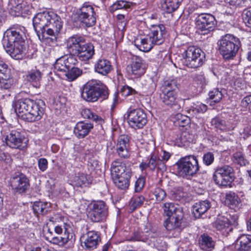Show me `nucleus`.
<instances>
[{
    "mask_svg": "<svg viewBox=\"0 0 251 251\" xmlns=\"http://www.w3.org/2000/svg\"><path fill=\"white\" fill-rule=\"evenodd\" d=\"M33 25L40 40L56 41V36L62 28L63 22L54 12L45 11L36 14L32 19Z\"/></svg>",
    "mask_w": 251,
    "mask_h": 251,
    "instance_id": "f257e3e1",
    "label": "nucleus"
},
{
    "mask_svg": "<svg viewBox=\"0 0 251 251\" xmlns=\"http://www.w3.org/2000/svg\"><path fill=\"white\" fill-rule=\"evenodd\" d=\"M26 29L19 25H15L4 33L3 47L10 56L18 59L21 58L26 50L25 42Z\"/></svg>",
    "mask_w": 251,
    "mask_h": 251,
    "instance_id": "f03ea898",
    "label": "nucleus"
},
{
    "mask_svg": "<svg viewBox=\"0 0 251 251\" xmlns=\"http://www.w3.org/2000/svg\"><path fill=\"white\" fill-rule=\"evenodd\" d=\"M166 35L167 31L163 25H152L146 37L135 40V46L140 50L148 52L151 50L154 45L162 44Z\"/></svg>",
    "mask_w": 251,
    "mask_h": 251,
    "instance_id": "7ed1b4c3",
    "label": "nucleus"
},
{
    "mask_svg": "<svg viewBox=\"0 0 251 251\" xmlns=\"http://www.w3.org/2000/svg\"><path fill=\"white\" fill-rule=\"evenodd\" d=\"M67 47L71 53L78 55L83 61L92 59L94 54L93 45L91 43L85 44L84 38L79 35L70 37L67 41Z\"/></svg>",
    "mask_w": 251,
    "mask_h": 251,
    "instance_id": "20e7f679",
    "label": "nucleus"
},
{
    "mask_svg": "<svg viewBox=\"0 0 251 251\" xmlns=\"http://www.w3.org/2000/svg\"><path fill=\"white\" fill-rule=\"evenodd\" d=\"M164 214L168 218L164 223V227L168 230L179 228L183 218L182 209L179 206L173 202H166L162 207Z\"/></svg>",
    "mask_w": 251,
    "mask_h": 251,
    "instance_id": "39448f33",
    "label": "nucleus"
},
{
    "mask_svg": "<svg viewBox=\"0 0 251 251\" xmlns=\"http://www.w3.org/2000/svg\"><path fill=\"white\" fill-rule=\"evenodd\" d=\"M176 174L182 177L194 176L199 170V162L196 156L187 155L181 157L175 164Z\"/></svg>",
    "mask_w": 251,
    "mask_h": 251,
    "instance_id": "423d86ee",
    "label": "nucleus"
},
{
    "mask_svg": "<svg viewBox=\"0 0 251 251\" xmlns=\"http://www.w3.org/2000/svg\"><path fill=\"white\" fill-rule=\"evenodd\" d=\"M217 44L220 53L226 60L232 59L241 46L239 39L229 34L222 36Z\"/></svg>",
    "mask_w": 251,
    "mask_h": 251,
    "instance_id": "0eeeda50",
    "label": "nucleus"
},
{
    "mask_svg": "<svg viewBox=\"0 0 251 251\" xmlns=\"http://www.w3.org/2000/svg\"><path fill=\"white\" fill-rule=\"evenodd\" d=\"M205 61V54L200 48L189 46L182 53L183 64L191 69L201 66Z\"/></svg>",
    "mask_w": 251,
    "mask_h": 251,
    "instance_id": "6e6552de",
    "label": "nucleus"
},
{
    "mask_svg": "<svg viewBox=\"0 0 251 251\" xmlns=\"http://www.w3.org/2000/svg\"><path fill=\"white\" fill-rule=\"evenodd\" d=\"M212 179L221 187L230 188L234 179L233 169L228 165L218 167L214 172Z\"/></svg>",
    "mask_w": 251,
    "mask_h": 251,
    "instance_id": "1a4fd4ad",
    "label": "nucleus"
},
{
    "mask_svg": "<svg viewBox=\"0 0 251 251\" xmlns=\"http://www.w3.org/2000/svg\"><path fill=\"white\" fill-rule=\"evenodd\" d=\"M195 25L197 32L200 34L205 35L216 29L217 21L212 15L201 13L196 18Z\"/></svg>",
    "mask_w": 251,
    "mask_h": 251,
    "instance_id": "9d476101",
    "label": "nucleus"
},
{
    "mask_svg": "<svg viewBox=\"0 0 251 251\" xmlns=\"http://www.w3.org/2000/svg\"><path fill=\"white\" fill-rule=\"evenodd\" d=\"M64 234L61 236H56L53 235V231L50 229L48 230L47 239L53 244L60 247H64L66 245L72 246L75 241V235L72 227L63 229Z\"/></svg>",
    "mask_w": 251,
    "mask_h": 251,
    "instance_id": "9b49d317",
    "label": "nucleus"
},
{
    "mask_svg": "<svg viewBox=\"0 0 251 251\" xmlns=\"http://www.w3.org/2000/svg\"><path fill=\"white\" fill-rule=\"evenodd\" d=\"M30 106L27 110L25 114L20 115V117L28 122H34L40 120L44 115L45 104L43 100H39L34 101L32 100Z\"/></svg>",
    "mask_w": 251,
    "mask_h": 251,
    "instance_id": "f8f14e48",
    "label": "nucleus"
},
{
    "mask_svg": "<svg viewBox=\"0 0 251 251\" xmlns=\"http://www.w3.org/2000/svg\"><path fill=\"white\" fill-rule=\"evenodd\" d=\"M143 229L144 231L134 232L127 240L130 241L146 242L150 239H155L161 235L160 229L152 226L150 223L144 225Z\"/></svg>",
    "mask_w": 251,
    "mask_h": 251,
    "instance_id": "ddd939ff",
    "label": "nucleus"
},
{
    "mask_svg": "<svg viewBox=\"0 0 251 251\" xmlns=\"http://www.w3.org/2000/svg\"><path fill=\"white\" fill-rule=\"evenodd\" d=\"M129 125L133 128L140 129L144 127L147 123V117L144 110L141 108H129L125 115Z\"/></svg>",
    "mask_w": 251,
    "mask_h": 251,
    "instance_id": "4468645a",
    "label": "nucleus"
},
{
    "mask_svg": "<svg viewBox=\"0 0 251 251\" xmlns=\"http://www.w3.org/2000/svg\"><path fill=\"white\" fill-rule=\"evenodd\" d=\"M8 185L14 193L23 194L29 189L30 183L28 178L25 174L16 172L11 176L8 180Z\"/></svg>",
    "mask_w": 251,
    "mask_h": 251,
    "instance_id": "2eb2a0df",
    "label": "nucleus"
},
{
    "mask_svg": "<svg viewBox=\"0 0 251 251\" xmlns=\"http://www.w3.org/2000/svg\"><path fill=\"white\" fill-rule=\"evenodd\" d=\"M4 141L7 146L12 149L23 150L26 148L28 140L19 131L13 130L3 136Z\"/></svg>",
    "mask_w": 251,
    "mask_h": 251,
    "instance_id": "dca6fc26",
    "label": "nucleus"
},
{
    "mask_svg": "<svg viewBox=\"0 0 251 251\" xmlns=\"http://www.w3.org/2000/svg\"><path fill=\"white\" fill-rule=\"evenodd\" d=\"M77 62L75 57L72 55H65L60 57L56 60L54 64V69L58 74L62 77L66 72L73 65H75Z\"/></svg>",
    "mask_w": 251,
    "mask_h": 251,
    "instance_id": "f3484780",
    "label": "nucleus"
},
{
    "mask_svg": "<svg viewBox=\"0 0 251 251\" xmlns=\"http://www.w3.org/2000/svg\"><path fill=\"white\" fill-rule=\"evenodd\" d=\"M161 101L166 106L178 110L181 108L182 103L186 99L180 100L177 97V92L162 93L160 94Z\"/></svg>",
    "mask_w": 251,
    "mask_h": 251,
    "instance_id": "a211bd4d",
    "label": "nucleus"
},
{
    "mask_svg": "<svg viewBox=\"0 0 251 251\" xmlns=\"http://www.w3.org/2000/svg\"><path fill=\"white\" fill-rule=\"evenodd\" d=\"M211 125L218 132H227L233 130L237 126L236 122L233 119L225 120L219 117L211 119Z\"/></svg>",
    "mask_w": 251,
    "mask_h": 251,
    "instance_id": "6ab92c4d",
    "label": "nucleus"
},
{
    "mask_svg": "<svg viewBox=\"0 0 251 251\" xmlns=\"http://www.w3.org/2000/svg\"><path fill=\"white\" fill-rule=\"evenodd\" d=\"M116 153L121 158L127 159L130 156L129 137L127 135H121L117 139L116 145Z\"/></svg>",
    "mask_w": 251,
    "mask_h": 251,
    "instance_id": "aec40b11",
    "label": "nucleus"
},
{
    "mask_svg": "<svg viewBox=\"0 0 251 251\" xmlns=\"http://www.w3.org/2000/svg\"><path fill=\"white\" fill-rule=\"evenodd\" d=\"M49 221L54 226V231L57 234H61L63 229L72 227V223L59 213L50 216Z\"/></svg>",
    "mask_w": 251,
    "mask_h": 251,
    "instance_id": "412c9836",
    "label": "nucleus"
},
{
    "mask_svg": "<svg viewBox=\"0 0 251 251\" xmlns=\"http://www.w3.org/2000/svg\"><path fill=\"white\" fill-rule=\"evenodd\" d=\"M139 168L142 172L148 169L149 171L153 172L156 168L159 170H165L166 166L161 160L154 154H152L146 162L143 161L140 164Z\"/></svg>",
    "mask_w": 251,
    "mask_h": 251,
    "instance_id": "4be33fe9",
    "label": "nucleus"
},
{
    "mask_svg": "<svg viewBox=\"0 0 251 251\" xmlns=\"http://www.w3.org/2000/svg\"><path fill=\"white\" fill-rule=\"evenodd\" d=\"M10 70L8 65L0 61V88L7 89L13 84V80L10 78Z\"/></svg>",
    "mask_w": 251,
    "mask_h": 251,
    "instance_id": "5701e85b",
    "label": "nucleus"
},
{
    "mask_svg": "<svg viewBox=\"0 0 251 251\" xmlns=\"http://www.w3.org/2000/svg\"><path fill=\"white\" fill-rule=\"evenodd\" d=\"M131 63L129 69H130L132 75L140 76L145 73V66L141 57L132 55L131 57Z\"/></svg>",
    "mask_w": 251,
    "mask_h": 251,
    "instance_id": "b1692460",
    "label": "nucleus"
},
{
    "mask_svg": "<svg viewBox=\"0 0 251 251\" xmlns=\"http://www.w3.org/2000/svg\"><path fill=\"white\" fill-rule=\"evenodd\" d=\"M211 206V202L207 200L196 202L192 206V214L196 218H200Z\"/></svg>",
    "mask_w": 251,
    "mask_h": 251,
    "instance_id": "393cba45",
    "label": "nucleus"
},
{
    "mask_svg": "<svg viewBox=\"0 0 251 251\" xmlns=\"http://www.w3.org/2000/svg\"><path fill=\"white\" fill-rule=\"evenodd\" d=\"M131 176V171H127L126 174L112 177L115 186L119 189L126 190L128 188L130 179Z\"/></svg>",
    "mask_w": 251,
    "mask_h": 251,
    "instance_id": "a878e982",
    "label": "nucleus"
},
{
    "mask_svg": "<svg viewBox=\"0 0 251 251\" xmlns=\"http://www.w3.org/2000/svg\"><path fill=\"white\" fill-rule=\"evenodd\" d=\"M107 207L103 201H95V222H103L108 215Z\"/></svg>",
    "mask_w": 251,
    "mask_h": 251,
    "instance_id": "bb28decb",
    "label": "nucleus"
},
{
    "mask_svg": "<svg viewBox=\"0 0 251 251\" xmlns=\"http://www.w3.org/2000/svg\"><path fill=\"white\" fill-rule=\"evenodd\" d=\"M110 170L112 177L126 174L127 171H131L130 169L126 167L125 163L120 159H116L112 162Z\"/></svg>",
    "mask_w": 251,
    "mask_h": 251,
    "instance_id": "cd10ccee",
    "label": "nucleus"
},
{
    "mask_svg": "<svg viewBox=\"0 0 251 251\" xmlns=\"http://www.w3.org/2000/svg\"><path fill=\"white\" fill-rule=\"evenodd\" d=\"M109 96L107 86L99 80H95V101L106 100Z\"/></svg>",
    "mask_w": 251,
    "mask_h": 251,
    "instance_id": "c85d7f7f",
    "label": "nucleus"
},
{
    "mask_svg": "<svg viewBox=\"0 0 251 251\" xmlns=\"http://www.w3.org/2000/svg\"><path fill=\"white\" fill-rule=\"evenodd\" d=\"M93 127L92 124L83 122H78L74 128V133L78 138H83L88 134Z\"/></svg>",
    "mask_w": 251,
    "mask_h": 251,
    "instance_id": "c756f323",
    "label": "nucleus"
},
{
    "mask_svg": "<svg viewBox=\"0 0 251 251\" xmlns=\"http://www.w3.org/2000/svg\"><path fill=\"white\" fill-rule=\"evenodd\" d=\"M198 242L201 249L204 251H212L215 246L212 238L206 233L201 235Z\"/></svg>",
    "mask_w": 251,
    "mask_h": 251,
    "instance_id": "7c9ffc66",
    "label": "nucleus"
},
{
    "mask_svg": "<svg viewBox=\"0 0 251 251\" xmlns=\"http://www.w3.org/2000/svg\"><path fill=\"white\" fill-rule=\"evenodd\" d=\"M225 202L227 206L232 209L236 211L242 205L241 201L238 196L234 192L230 191L225 196Z\"/></svg>",
    "mask_w": 251,
    "mask_h": 251,
    "instance_id": "2f4dec72",
    "label": "nucleus"
},
{
    "mask_svg": "<svg viewBox=\"0 0 251 251\" xmlns=\"http://www.w3.org/2000/svg\"><path fill=\"white\" fill-rule=\"evenodd\" d=\"M81 97L87 101H93L94 99V81L92 79L83 86L81 93Z\"/></svg>",
    "mask_w": 251,
    "mask_h": 251,
    "instance_id": "473e14b6",
    "label": "nucleus"
},
{
    "mask_svg": "<svg viewBox=\"0 0 251 251\" xmlns=\"http://www.w3.org/2000/svg\"><path fill=\"white\" fill-rule=\"evenodd\" d=\"M183 0H162L161 8L167 13H172L176 11L180 5Z\"/></svg>",
    "mask_w": 251,
    "mask_h": 251,
    "instance_id": "72a5a7b5",
    "label": "nucleus"
},
{
    "mask_svg": "<svg viewBox=\"0 0 251 251\" xmlns=\"http://www.w3.org/2000/svg\"><path fill=\"white\" fill-rule=\"evenodd\" d=\"M236 245L239 246V251H251V235L242 234L236 240Z\"/></svg>",
    "mask_w": 251,
    "mask_h": 251,
    "instance_id": "f704fd0d",
    "label": "nucleus"
},
{
    "mask_svg": "<svg viewBox=\"0 0 251 251\" xmlns=\"http://www.w3.org/2000/svg\"><path fill=\"white\" fill-rule=\"evenodd\" d=\"M207 109V105L197 102V103H193L190 107H187L186 111L190 116L197 118L198 114L204 113Z\"/></svg>",
    "mask_w": 251,
    "mask_h": 251,
    "instance_id": "c9c22d12",
    "label": "nucleus"
},
{
    "mask_svg": "<svg viewBox=\"0 0 251 251\" xmlns=\"http://www.w3.org/2000/svg\"><path fill=\"white\" fill-rule=\"evenodd\" d=\"M42 75L41 72L39 70L35 68L28 72L26 75V79L28 81L31 83L34 87L39 88L40 86Z\"/></svg>",
    "mask_w": 251,
    "mask_h": 251,
    "instance_id": "e433bc0d",
    "label": "nucleus"
},
{
    "mask_svg": "<svg viewBox=\"0 0 251 251\" xmlns=\"http://www.w3.org/2000/svg\"><path fill=\"white\" fill-rule=\"evenodd\" d=\"M111 63L107 60L101 59L99 60L95 65V72L103 75H106L112 70Z\"/></svg>",
    "mask_w": 251,
    "mask_h": 251,
    "instance_id": "4c0bfd02",
    "label": "nucleus"
},
{
    "mask_svg": "<svg viewBox=\"0 0 251 251\" xmlns=\"http://www.w3.org/2000/svg\"><path fill=\"white\" fill-rule=\"evenodd\" d=\"M74 18L75 21L79 23L80 25L88 27L94 25V18L90 17L87 14L84 15L77 11Z\"/></svg>",
    "mask_w": 251,
    "mask_h": 251,
    "instance_id": "58836bf2",
    "label": "nucleus"
},
{
    "mask_svg": "<svg viewBox=\"0 0 251 251\" xmlns=\"http://www.w3.org/2000/svg\"><path fill=\"white\" fill-rule=\"evenodd\" d=\"M32 100L29 98L21 99L19 100L15 103V110L20 117V115L25 114L27 110L30 106Z\"/></svg>",
    "mask_w": 251,
    "mask_h": 251,
    "instance_id": "ea45409f",
    "label": "nucleus"
},
{
    "mask_svg": "<svg viewBox=\"0 0 251 251\" xmlns=\"http://www.w3.org/2000/svg\"><path fill=\"white\" fill-rule=\"evenodd\" d=\"M82 246L86 250L93 251L94 248V232H88L81 238Z\"/></svg>",
    "mask_w": 251,
    "mask_h": 251,
    "instance_id": "a19ab883",
    "label": "nucleus"
},
{
    "mask_svg": "<svg viewBox=\"0 0 251 251\" xmlns=\"http://www.w3.org/2000/svg\"><path fill=\"white\" fill-rule=\"evenodd\" d=\"M50 203L47 202L35 201L33 205L32 209L36 216L39 215H43L47 213L50 210Z\"/></svg>",
    "mask_w": 251,
    "mask_h": 251,
    "instance_id": "79ce46f5",
    "label": "nucleus"
},
{
    "mask_svg": "<svg viewBox=\"0 0 251 251\" xmlns=\"http://www.w3.org/2000/svg\"><path fill=\"white\" fill-rule=\"evenodd\" d=\"M178 84L176 79H168L165 80L161 86L160 90L162 93L177 92Z\"/></svg>",
    "mask_w": 251,
    "mask_h": 251,
    "instance_id": "37998d69",
    "label": "nucleus"
},
{
    "mask_svg": "<svg viewBox=\"0 0 251 251\" xmlns=\"http://www.w3.org/2000/svg\"><path fill=\"white\" fill-rule=\"evenodd\" d=\"M92 178L84 174H78L73 180V183L76 187L87 186L92 182Z\"/></svg>",
    "mask_w": 251,
    "mask_h": 251,
    "instance_id": "c03bdc74",
    "label": "nucleus"
},
{
    "mask_svg": "<svg viewBox=\"0 0 251 251\" xmlns=\"http://www.w3.org/2000/svg\"><path fill=\"white\" fill-rule=\"evenodd\" d=\"M229 220L225 217L218 218L214 223V226L218 230L223 232L230 231Z\"/></svg>",
    "mask_w": 251,
    "mask_h": 251,
    "instance_id": "a18cd8bd",
    "label": "nucleus"
},
{
    "mask_svg": "<svg viewBox=\"0 0 251 251\" xmlns=\"http://www.w3.org/2000/svg\"><path fill=\"white\" fill-rule=\"evenodd\" d=\"M82 74V70L77 67H75V65H73L70 69L66 72L64 75L62 76L63 78L68 79L70 81H72L76 79Z\"/></svg>",
    "mask_w": 251,
    "mask_h": 251,
    "instance_id": "49530a36",
    "label": "nucleus"
},
{
    "mask_svg": "<svg viewBox=\"0 0 251 251\" xmlns=\"http://www.w3.org/2000/svg\"><path fill=\"white\" fill-rule=\"evenodd\" d=\"M102 164L98 160H95V174L98 176L99 178L98 179L99 182L100 183V185L102 188H105L106 185L104 181V172Z\"/></svg>",
    "mask_w": 251,
    "mask_h": 251,
    "instance_id": "de8ad7c7",
    "label": "nucleus"
},
{
    "mask_svg": "<svg viewBox=\"0 0 251 251\" xmlns=\"http://www.w3.org/2000/svg\"><path fill=\"white\" fill-rule=\"evenodd\" d=\"M192 135L188 132H183L175 139V143L178 146H184L192 141Z\"/></svg>",
    "mask_w": 251,
    "mask_h": 251,
    "instance_id": "09e8293b",
    "label": "nucleus"
},
{
    "mask_svg": "<svg viewBox=\"0 0 251 251\" xmlns=\"http://www.w3.org/2000/svg\"><path fill=\"white\" fill-rule=\"evenodd\" d=\"M131 3L123 0H118L110 7V11L114 12L117 10L129 8Z\"/></svg>",
    "mask_w": 251,
    "mask_h": 251,
    "instance_id": "8fccbe9b",
    "label": "nucleus"
},
{
    "mask_svg": "<svg viewBox=\"0 0 251 251\" xmlns=\"http://www.w3.org/2000/svg\"><path fill=\"white\" fill-rule=\"evenodd\" d=\"M141 84L145 91L146 92H153L156 88V84L150 77H148L147 79H142L141 80Z\"/></svg>",
    "mask_w": 251,
    "mask_h": 251,
    "instance_id": "3c124183",
    "label": "nucleus"
},
{
    "mask_svg": "<svg viewBox=\"0 0 251 251\" xmlns=\"http://www.w3.org/2000/svg\"><path fill=\"white\" fill-rule=\"evenodd\" d=\"M209 98L212 100V102L218 103L220 101L223 97V94L218 88L214 89L210 91L208 94Z\"/></svg>",
    "mask_w": 251,
    "mask_h": 251,
    "instance_id": "603ef678",
    "label": "nucleus"
},
{
    "mask_svg": "<svg viewBox=\"0 0 251 251\" xmlns=\"http://www.w3.org/2000/svg\"><path fill=\"white\" fill-rule=\"evenodd\" d=\"M176 124L181 127H184L190 123L188 116L178 113L175 116Z\"/></svg>",
    "mask_w": 251,
    "mask_h": 251,
    "instance_id": "864d4df0",
    "label": "nucleus"
},
{
    "mask_svg": "<svg viewBox=\"0 0 251 251\" xmlns=\"http://www.w3.org/2000/svg\"><path fill=\"white\" fill-rule=\"evenodd\" d=\"M152 194L155 198L157 202H160L164 200L166 197L165 190L161 188L156 187L152 191Z\"/></svg>",
    "mask_w": 251,
    "mask_h": 251,
    "instance_id": "5fc2aeb1",
    "label": "nucleus"
},
{
    "mask_svg": "<svg viewBox=\"0 0 251 251\" xmlns=\"http://www.w3.org/2000/svg\"><path fill=\"white\" fill-rule=\"evenodd\" d=\"M145 197L142 195L138 194L134 195L131 200V206H132L134 209L141 206L145 201Z\"/></svg>",
    "mask_w": 251,
    "mask_h": 251,
    "instance_id": "6e6d98bb",
    "label": "nucleus"
},
{
    "mask_svg": "<svg viewBox=\"0 0 251 251\" xmlns=\"http://www.w3.org/2000/svg\"><path fill=\"white\" fill-rule=\"evenodd\" d=\"M233 158V162L240 166H245L246 164L247 160L245 159L243 153L241 152L234 153Z\"/></svg>",
    "mask_w": 251,
    "mask_h": 251,
    "instance_id": "4d7b16f0",
    "label": "nucleus"
},
{
    "mask_svg": "<svg viewBox=\"0 0 251 251\" xmlns=\"http://www.w3.org/2000/svg\"><path fill=\"white\" fill-rule=\"evenodd\" d=\"M242 15L243 21L246 26L251 29V7L245 9Z\"/></svg>",
    "mask_w": 251,
    "mask_h": 251,
    "instance_id": "13d9d810",
    "label": "nucleus"
},
{
    "mask_svg": "<svg viewBox=\"0 0 251 251\" xmlns=\"http://www.w3.org/2000/svg\"><path fill=\"white\" fill-rule=\"evenodd\" d=\"M120 93L124 97H127L128 96H132L136 94L137 92L132 88L127 86H123L120 91Z\"/></svg>",
    "mask_w": 251,
    "mask_h": 251,
    "instance_id": "bf43d9fd",
    "label": "nucleus"
},
{
    "mask_svg": "<svg viewBox=\"0 0 251 251\" xmlns=\"http://www.w3.org/2000/svg\"><path fill=\"white\" fill-rule=\"evenodd\" d=\"M240 106L251 113V95L244 97L241 100Z\"/></svg>",
    "mask_w": 251,
    "mask_h": 251,
    "instance_id": "052dcab7",
    "label": "nucleus"
},
{
    "mask_svg": "<svg viewBox=\"0 0 251 251\" xmlns=\"http://www.w3.org/2000/svg\"><path fill=\"white\" fill-rule=\"evenodd\" d=\"M78 12L82 13L84 15L87 14L88 16L93 17L94 9L91 5L85 3L79 9Z\"/></svg>",
    "mask_w": 251,
    "mask_h": 251,
    "instance_id": "680f3d73",
    "label": "nucleus"
},
{
    "mask_svg": "<svg viewBox=\"0 0 251 251\" xmlns=\"http://www.w3.org/2000/svg\"><path fill=\"white\" fill-rule=\"evenodd\" d=\"M214 158V155L212 152H207L203 155L202 162L206 166H209L213 163Z\"/></svg>",
    "mask_w": 251,
    "mask_h": 251,
    "instance_id": "e2e57ef3",
    "label": "nucleus"
},
{
    "mask_svg": "<svg viewBox=\"0 0 251 251\" xmlns=\"http://www.w3.org/2000/svg\"><path fill=\"white\" fill-rule=\"evenodd\" d=\"M229 5L238 7H243L248 6L249 2L247 0H226Z\"/></svg>",
    "mask_w": 251,
    "mask_h": 251,
    "instance_id": "0e129e2a",
    "label": "nucleus"
},
{
    "mask_svg": "<svg viewBox=\"0 0 251 251\" xmlns=\"http://www.w3.org/2000/svg\"><path fill=\"white\" fill-rule=\"evenodd\" d=\"M22 4L21 3H19L15 6H13V7L10 8L9 12L12 16H19L22 14Z\"/></svg>",
    "mask_w": 251,
    "mask_h": 251,
    "instance_id": "69168bd1",
    "label": "nucleus"
},
{
    "mask_svg": "<svg viewBox=\"0 0 251 251\" xmlns=\"http://www.w3.org/2000/svg\"><path fill=\"white\" fill-rule=\"evenodd\" d=\"M193 80L198 84L200 85L201 87L206 85V79L202 74H195L193 76Z\"/></svg>",
    "mask_w": 251,
    "mask_h": 251,
    "instance_id": "338daca9",
    "label": "nucleus"
},
{
    "mask_svg": "<svg viewBox=\"0 0 251 251\" xmlns=\"http://www.w3.org/2000/svg\"><path fill=\"white\" fill-rule=\"evenodd\" d=\"M38 167L42 172L47 170L48 167V161L46 158H41L38 160Z\"/></svg>",
    "mask_w": 251,
    "mask_h": 251,
    "instance_id": "774afa93",
    "label": "nucleus"
}]
</instances>
